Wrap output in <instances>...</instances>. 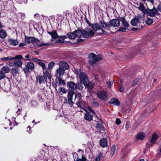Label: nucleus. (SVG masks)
Instances as JSON below:
<instances>
[{"label":"nucleus","instance_id":"f257e3e1","mask_svg":"<svg viewBox=\"0 0 161 161\" xmlns=\"http://www.w3.org/2000/svg\"><path fill=\"white\" fill-rule=\"evenodd\" d=\"M93 29L98 34L107 35L110 34L111 31L109 29L110 27L109 23L102 21L99 24L95 23L92 25Z\"/></svg>","mask_w":161,"mask_h":161},{"label":"nucleus","instance_id":"f03ea898","mask_svg":"<svg viewBox=\"0 0 161 161\" xmlns=\"http://www.w3.org/2000/svg\"><path fill=\"white\" fill-rule=\"evenodd\" d=\"M75 71L76 77L81 80V82L83 83L85 87L89 89H92L94 85V83L88 81V79L86 75L82 72L80 69H75Z\"/></svg>","mask_w":161,"mask_h":161},{"label":"nucleus","instance_id":"7ed1b4c3","mask_svg":"<svg viewBox=\"0 0 161 161\" xmlns=\"http://www.w3.org/2000/svg\"><path fill=\"white\" fill-rule=\"evenodd\" d=\"M51 76L50 74L46 72L44 74V76H40L36 77V80L37 82L40 83H44L45 80L46 82H51Z\"/></svg>","mask_w":161,"mask_h":161},{"label":"nucleus","instance_id":"20e7f679","mask_svg":"<svg viewBox=\"0 0 161 161\" xmlns=\"http://www.w3.org/2000/svg\"><path fill=\"white\" fill-rule=\"evenodd\" d=\"M89 63L90 64H95L98 61L102 59L101 56L100 55H96L93 53H91L89 56Z\"/></svg>","mask_w":161,"mask_h":161},{"label":"nucleus","instance_id":"39448f33","mask_svg":"<svg viewBox=\"0 0 161 161\" xmlns=\"http://www.w3.org/2000/svg\"><path fill=\"white\" fill-rule=\"evenodd\" d=\"M94 35L93 31L89 28H86L83 31L82 36L85 38H88Z\"/></svg>","mask_w":161,"mask_h":161},{"label":"nucleus","instance_id":"423d86ee","mask_svg":"<svg viewBox=\"0 0 161 161\" xmlns=\"http://www.w3.org/2000/svg\"><path fill=\"white\" fill-rule=\"evenodd\" d=\"M83 109L86 111V113L85 114V119L86 120L91 121L92 119V115L89 112H91L93 114H95L94 111L91 108H89L87 110L83 108Z\"/></svg>","mask_w":161,"mask_h":161},{"label":"nucleus","instance_id":"0eeeda50","mask_svg":"<svg viewBox=\"0 0 161 161\" xmlns=\"http://www.w3.org/2000/svg\"><path fill=\"white\" fill-rule=\"evenodd\" d=\"M97 95L98 97L102 100L106 101L108 100V94L104 91L98 92L97 93Z\"/></svg>","mask_w":161,"mask_h":161},{"label":"nucleus","instance_id":"6e6552de","mask_svg":"<svg viewBox=\"0 0 161 161\" xmlns=\"http://www.w3.org/2000/svg\"><path fill=\"white\" fill-rule=\"evenodd\" d=\"M158 137V135L155 133H153L152 136L150 140V143L147 145L148 147H150L153 146L155 143Z\"/></svg>","mask_w":161,"mask_h":161},{"label":"nucleus","instance_id":"1a4fd4ad","mask_svg":"<svg viewBox=\"0 0 161 161\" xmlns=\"http://www.w3.org/2000/svg\"><path fill=\"white\" fill-rule=\"evenodd\" d=\"M34 68L35 66L34 64L32 62H30L27 63L25 67L22 68V69L25 72L29 70L32 71L34 69Z\"/></svg>","mask_w":161,"mask_h":161},{"label":"nucleus","instance_id":"9d476101","mask_svg":"<svg viewBox=\"0 0 161 161\" xmlns=\"http://www.w3.org/2000/svg\"><path fill=\"white\" fill-rule=\"evenodd\" d=\"M147 14L149 16H153L155 15H158V13L157 9L154 7L151 9H150L147 8Z\"/></svg>","mask_w":161,"mask_h":161},{"label":"nucleus","instance_id":"9b49d317","mask_svg":"<svg viewBox=\"0 0 161 161\" xmlns=\"http://www.w3.org/2000/svg\"><path fill=\"white\" fill-rule=\"evenodd\" d=\"M59 67L63 69L64 70L69 68V65L67 63L64 61H61L59 63Z\"/></svg>","mask_w":161,"mask_h":161},{"label":"nucleus","instance_id":"f8f14e48","mask_svg":"<svg viewBox=\"0 0 161 161\" xmlns=\"http://www.w3.org/2000/svg\"><path fill=\"white\" fill-rule=\"evenodd\" d=\"M109 24L110 25V26H112L113 27H118L119 26L120 23L118 19H114L110 21Z\"/></svg>","mask_w":161,"mask_h":161},{"label":"nucleus","instance_id":"ddd939ff","mask_svg":"<svg viewBox=\"0 0 161 161\" xmlns=\"http://www.w3.org/2000/svg\"><path fill=\"white\" fill-rule=\"evenodd\" d=\"M64 73V70L59 67L56 70L55 75L57 77H60L63 76Z\"/></svg>","mask_w":161,"mask_h":161},{"label":"nucleus","instance_id":"4468645a","mask_svg":"<svg viewBox=\"0 0 161 161\" xmlns=\"http://www.w3.org/2000/svg\"><path fill=\"white\" fill-rule=\"evenodd\" d=\"M69 88L72 91L75 90L77 88V86L73 82L70 81L67 83Z\"/></svg>","mask_w":161,"mask_h":161},{"label":"nucleus","instance_id":"2eb2a0df","mask_svg":"<svg viewBox=\"0 0 161 161\" xmlns=\"http://www.w3.org/2000/svg\"><path fill=\"white\" fill-rule=\"evenodd\" d=\"M33 44L35 46H38L39 47H41L43 46H47L49 45L48 43H43L42 42L41 43L40 41L35 39L33 43Z\"/></svg>","mask_w":161,"mask_h":161},{"label":"nucleus","instance_id":"dca6fc26","mask_svg":"<svg viewBox=\"0 0 161 161\" xmlns=\"http://www.w3.org/2000/svg\"><path fill=\"white\" fill-rule=\"evenodd\" d=\"M33 61L37 63L39 65L41 66L43 69L45 68L46 66L45 64L43 62V61L42 60H41L39 59L36 58H34L32 59Z\"/></svg>","mask_w":161,"mask_h":161},{"label":"nucleus","instance_id":"f3484780","mask_svg":"<svg viewBox=\"0 0 161 161\" xmlns=\"http://www.w3.org/2000/svg\"><path fill=\"white\" fill-rule=\"evenodd\" d=\"M138 8L144 14H146L147 12V9H146L144 6V4L140 2L139 3V5Z\"/></svg>","mask_w":161,"mask_h":161},{"label":"nucleus","instance_id":"a211bd4d","mask_svg":"<svg viewBox=\"0 0 161 161\" xmlns=\"http://www.w3.org/2000/svg\"><path fill=\"white\" fill-rule=\"evenodd\" d=\"M100 145L103 148L108 146V142L106 139L103 138L100 141Z\"/></svg>","mask_w":161,"mask_h":161},{"label":"nucleus","instance_id":"6ab92c4d","mask_svg":"<svg viewBox=\"0 0 161 161\" xmlns=\"http://www.w3.org/2000/svg\"><path fill=\"white\" fill-rule=\"evenodd\" d=\"M67 38V36H59L58 38L59 39H57L56 40V42L58 43H64V40Z\"/></svg>","mask_w":161,"mask_h":161},{"label":"nucleus","instance_id":"aec40b11","mask_svg":"<svg viewBox=\"0 0 161 161\" xmlns=\"http://www.w3.org/2000/svg\"><path fill=\"white\" fill-rule=\"evenodd\" d=\"M8 42L10 45L13 46H16L19 43V42L17 40L13 39H9Z\"/></svg>","mask_w":161,"mask_h":161},{"label":"nucleus","instance_id":"412c9836","mask_svg":"<svg viewBox=\"0 0 161 161\" xmlns=\"http://www.w3.org/2000/svg\"><path fill=\"white\" fill-rule=\"evenodd\" d=\"M48 33L51 35L52 38L54 39L58 37L59 36L57 35V32L55 31H54L52 32H49Z\"/></svg>","mask_w":161,"mask_h":161},{"label":"nucleus","instance_id":"4be33fe9","mask_svg":"<svg viewBox=\"0 0 161 161\" xmlns=\"http://www.w3.org/2000/svg\"><path fill=\"white\" fill-rule=\"evenodd\" d=\"M35 38L32 37H26L25 36V42L29 43H32L33 44Z\"/></svg>","mask_w":161,"mask_h":161},{"label":"nucleus","instance_id":"5701e85b","mask_svg":"<svg viewBox=\"0 0 161 161\" xmlns=\"http://www.w3.org/2000/svg\"><path fill=\"white\" fill-rule=\"evenodd\" d=\"M145 134L143 132H140L138 133L136 136V139L137 140H142L145 137Z\"/></svg>","mask_w":161,"mask_h":161},{"label":"nucleus","instance_id":"b1692460","mask_svg":"<svg viewBox=\"0 0 161 161\" xmlns=\"http://www.w3.org/2000/svg\"><path fill=\"white\" fill-rule=\"evenodd\" d=\"M1 71H2L4 74H7L10 71V68L7 66H4L1 69Z\"/></svg>","mask_w":161,"mask_h":161},{"label":"nucleus","instance_id":"393cba45","mask_svg":"<svg viewBox=\"0 0 161 161\" xmlns=\"http://www.w3.org/2000/svg\"><path fill=\"white\" fill-rule=\"evenodd\" d=\"M110 103L116 106H118L120 104L119 100L116 98H112L111 100Z\"/></svg>","mask_w":161,"mask_h":161},{"label":"nucleus","instance_id":"a878e982","mask_svg":"<svg viewBox=\"0 0 161 161\" xmlns=\"http://www.w3.org/2000/svg\"><path fill=\"white\" fill-rule=\"evenodd\" d=\"M19 68L18 67L13 68L11 69V73L14 75L19 74Z\"/></svg>","mask_w":161,"mask_h":161},{"label":"nucleus","instance_id":"bb28decb","mask_svg":"<svg viewBox=\"0 0 161 161\" xmlns=\"http://www.w3.org/2000/svg\"><path fill=\"white\" fill-rule=\"evenodd\" d=\"M67 36L70 39H74L76 38L75 31L72 32H69L67 34Z\"/></svg>","mask_w":161,"mask_h":161},{"label":"nucleus","instance_id":"cd10ccee","mask_svg":"<svg viewBox=\"0 0 161 161\" xmlns=\"http://www.w3.org/2000/svg\"><path fill=\"white\" fill-rule=\"evenodd\" d=\"M75 35L76 36V37H80L82 36L83 31H81L79 30H76L75 31Z\"/></svg>","mask_w":161,"mask_h":161},{"label":"nucleus","instance_id":"c85d7f7f","mask_svg":"<svg viewBox=\"0 0 161 161\" xmlns=\"http://www.w3.org/2000/svg\"><path fill=\"white\" fill-rule=\"evenodd\" d=\"M7 35V33L5 31L2 29L0 31V38H4Z\"/></svg>","mask_w":161,"mask_h":161},{"label":"nucleus","instance_id":"c756f323","mask_svg":"<svg viewBox=\"0 0 161 161\" xmlns=\"http://www.w3.org/2000/svg\"><path fill=\"white\" fill-rule=\"evenodd\" d=\"M139 21L138 19L136 18H134L131 21V24L133 26H136L138 23Z\"/></svg>","mask_w":161,"mask_h":161},{"label":"nucleus","instance_id":"7c9ffc66","mask_svg":"<svg viewBox=\"0 0 161 161\" xmlns=\"http://www.w3.org/2000/svg\"><path fill=\"white\" fill-rule=\"evenodd\" d=\"M123 26L126 27H128L129 26V24L128 22L126 21L124 18L122 17L121 20Z\"/></svg>","mask_w":161,"mask_h":161},{"label":"nucleus","instance_id":"2f4dec72","mask_svg":"<svg viewBox=\"0 0 161 161\" xmlns=\"http://www.w3.org/2000/svg\"><path fill=\"white\" fill-rule=\"evenodd\" d=\"M14 65L22 68L21 66L22 62L20 60H15L14 61Z\"/></svg>","mask_w":161,"mask_h":161},{"label":"nucleus","instance_id":"473e14b6","mask_svg":"<svg viewBox=\"0 0 161 161\" xmlns=\"http://www.w3.org/2000/svg\"><path fill=\"white\" fill-rule=\"evenodd\" d=\"M14 59V57L11 56H8L6 57L2 58L1 59L2 61H9Z\"/></svg>","mask_w":161,"mask_h":161},{"label":"nucleus","instance_id":"72a5a7b5","mask_svg":"<svg viewBox=\"0 0 161 161\" xmlns=\"http://www.w3.org/2000/svg\"><path fill=\"white\" fill-rule=\"evenodd\" d=\"M55 62L53 61L50 62L48 64V69L49 70H51L55 65Z\"/></svg>","mask_w":161,"mask_h":161},{"label":"nucleus","instance_id":"f704fd0d","mask_svg":"<svg viewBox=\"0 0 161 161\" xmlns=\"http://www.w3.org/2000/svg\"><path fill=\"white\" fill-rule=\"evenodd\" d=\"M116 150V147L114 145L112 146L111 148L110 154L112 156H113L114 153Z\"/></svg>","mask_w":161,"mask_h":161},{"label":"nucleus","instance_id":"c9c22d12","mask_svg":"<svg viewBox=\"0 0 161 161\" xmlns=\"http://www.w3.org/2000/svg\"><path fill=\"white\" fill-rule=\"evenodd\" d=\"M74 93L72 91H69L68 93V98L69 100H72V97Z\"/></svg>","mask_w":161,"mask_h":161},{"label":"nucleus","instance_id":"e433bc0d","mask_svg":"<svg viewBox=\"0 0 161 161\" xmlns=\"http://www.w3.org/2000/svg\"><path fill=\"white\" fill-rule=\"evenodd\" d=\"M87 145L88 148L91 150L93 147L94 143L92 142H89L88 143Z\"/></svg>","mask_w":161,"mask_h":161},{"label":"nucleus","instance_id":"4c0bfd02","mask_svg":"<svg viewBox=\"0 0 161 161\" xmlns=\"http://www.w3.org/2000/svg\"><path fill=\"white\" fill-rule=\"evenodd\" d=\"M146 23L147 25H151L153 22V19L150 18H148L146 21Z\"/></svg>","mask_w":161,"mask_h":161},{"label":"nucleus","instance_id":"58836bf2","mask_svg":"<svg viewBox=\"0 0 161 161\" xmlns=\"http://www.w3.org/2000/svg\"><path fill=\"white\" fill-rule=\"evenodd\" d=\"M87 160L86 159L84 156H82L81 159L79 158L78 157L77 158L74 159V161H86Z\"/></svg>","mask_w":161,"mask_h":161},{"label":"nucleus","instance_id":"ea45409f","mask_svg":"<svg viewBox=\"0 0 161 161\" xmlns=\"http://www.w3.org/2000/svg\"><path fill=\"white\" fill-rule=\"evenodd\" d=\"M103 155L101 154H99L98 156H97L95 158L96 161H100V159L102 158Z\"/></svg>","mask_w":161,"mask_h":161},{"label":"nucleus","instance_id":"a19ab883","mask_svg":"<svg viewBox=\"0 0 161 161\" xmlns=\"http://www.w3.org/2000/svg\"><path fill=\"white\" fill-rule=\"evenodd\" d=\"M60 92H62V93H61V94H63V93H65L67 92V90L64 87H61L59 89Z\"/></svg>","mask_w":161,"mask_h":161},{"label":"nucleus","instance_id":"79ce46f5","mask_svg":"<svg viewBox=\"0 0 161 161\" xmlns=\"http://www.w3.org/2000/svg\"><path fill=\"white\" fill-rule=\"evenodd\" d=\"M84 102L83 101H80L77 103L78 106L80 108H83Z\"/></svg>","mask_w":161,"mask_h":161},{"label":"nucleus","instance_id":"37998d69","mask_svg":"<svg viewBox=\"0 0 161 161\" xmlns=\"http://www.w3.org/2000/svg\"><path fill=\"white\" fill-rule=\"evenodd\" d=\"M96 128L99 130H102L103 129V127L102 124L101 123H97V125L96 126Z\"/></svg>","mask_w":161,"mask_h":161},{"label":"nucleus","instance_id":"c03bdc74","mask_svg":"<svg viewBox=\"0 0 161 161\" xmlns=\"http://www.w3.org/2000/svg\"><path fill=\"white\" fill-rule=\"evenodd\" d=\"M58 80L59 81V83L61 85H64L65 84V82L64 80H62L61 78H58Z\"/></svg>","mask_w":161,"mask_h":161},{"label":"nucleus","instance_id":"a18cd8bd","mask_svg":"<svg viewBox=\"0 0 161 161\" xmlns=\"http://www.w3.org/2000/svg\"><path fill=\"white\" fill-rule=\"evenodd\" d=\"M82 83L81 82L80 80V83L78 84V86H77V88L80 90H82L83 88V86L82 85Z\"/></svg>","mask_w":161,"mask_h":161},{"label":"nucleus","instance_id":"49530a36","mask_svg":"<svg viewBox=\"0 0 161 161\" xmlns=\"http://www.w3.org/2000/svg\"><path fill=\"white\" fill-rule=\"evenodd\" d=\"M6 77L4 74L2 72V71H0V80L3 79Z\"/></svg>","mask_w":161,"mask_h":161},{"label":"nucleus","instance_id":"de8ad7c7","mask_svg":"<svg viewBox=\"0 0 161 161\" xmlns=\"http://www.w3.org/2000/svg\"><path fill=\"white\" fill-rule=\"evenodd\" d=\"M65 103L70 105H72L73 103V102L72 101V100H69V99H68V100L66 99Z\"/></svg>","mask_w":161,"mask_h":161},{"label":"nucleus","instance_id":"09e8293b","mask_svg":"<svg viewBox=\"0 0 161 161\" xmlns=\"http://www.w3.org/2000/svg\"><path fill=\"white\" fill-rule=\"evenodd\" d=\"M119 91L121 92H124V89L123 87V86L121 84L119 87Z\"/></svg>","mask_w":161,"mask_h":161},{"label":"nucleus","instance_id":"8fccbe9b","mask_svg":"<svg viewBox=\"0 0 161 161\" xmlns=\"http://www.w3.org/2000/svg\"><path fill=\"white\" fill-rule=\"evenodd\" d=\"M130 126V122L129 121H127L126 122L125 125V128L127 129Z\"/></svg>","mask_w":161,"mask_h":161},{"label":"nucleus","instance_id":"3c124183","mask_svg":"<svg viewBox=\"0 0 161 161\" xmlns=\"http://www.w3.org/2000/svg\"><path fill=\"white\" fill-rule=\"evenodd\" d=\"M126 31V29L124 27H120L118 30L119 31L125 32Z\"/></svg>","mask_w":161,"mask_h":161},{"label":"nucleus","instance_id":"603ef678","mask_svg":"<svg viewBox=\"0 0 161 161\" xmlns=\"http://www.w3.org/2000/svg\"><path fill=\"white\" fill-rule=\"evenodd\" d=\"M115 122L116 124L117 125H119L121 123V121L120 119L118 118H117L116 119Z\"/></svg>","mask_w":161,"mask_h":161},{"label":"nucleus","instance_id":"864d4df0","mask_svg":"<svg viewBox=\"0 0 161 161\" xmlns=\"http://www.w3.org/2000/svg\"><path fill=\"white\" fill-rule=\"evenodd\" d=\"M14 59H18V58L21 59L23 58L22 56L21 55H18L16 56L15 57H14Z\"/></svg>","mask_w":161,"mask_h":161},{"label":"nucleus","instance_id":"5fc2aeb1","mask_svg":"<svg viewBox=\"0 0 161 161\" xmlns=\"http://www.w3.org/2000/svg\"><path fill=\"white\" fill-rule=\"evenodd\" d=\"M8 65L10 67H13L14 65V62L13 63L12 62H9L8 64Z\"/></svg>","mask_w":161,"mask_h":161},{"label":"nucleus","instance_id":"6e6d98bb","mask_svg":"<svg viewBox=\"0 0 161 161\" xmlns=\"http://www.w3.org/2000/svg\"><path fill=\"white\" fill-rule=\"evenodd\" d=\"M108 87L110 88L111 87L112 83L110 81H108L107 82Z\"/></svg>","mask_w":161,"mask_h":161},{"label":"nucleus","instance_id":"4d7b16f0","mask_svg":"<svg viewBox=\"0 0 161 161\" xmlns=\"http://www.w3.org/2000/svg\"><path fill=\"white\" fill-rule=\"evenodd\" d=\"M158 11L161 12V3L158 6Z\"/></svg>","mask_w":161,"mask_h":161},{"label":"nucleus","instance_id":"13d9d810","mask_svg":"<svg viewBox=\"0 0 161 161\" xmlns=\"http://www.w3.org/2000/svg\"><path fill=\"white\" fill-rule=\"evenodd\" d=\"M98 105V103L97 102H94L93 103V106H97Z\"/></svg>","mask_w":161,"mask_h":161},{"label":"nucleus","instance_id":"bf43d9fd","mask_svg":"<svg viewBox=\"0 0 161 161\" xmlns=\"http://www.w3.org/2000/svg\"><path fill=\"white\" fill-rule=\"evenodd\" d=\"M29 57H30V56L29 55V54H28V55H26L25 56V58H26L28 59V60H31V58H29Z\"/></svg>","mask_w":161,"mask_h":161},{"label":"nucleus","instance_id":"052dcab7","mask_svg":"<svg viewBox=\"0 0 161 161\" xmlns=\"http://www.w3.org/2000/svg\"><path fill=\"white\" fill-rule=\"evenodd\" d=\"M138 81V80H136L134 82V85H135L137 84Z\"/></svg>","mask_w":161,"mask_h":161},{"label":"nucleus","instance_id":"680f3d73","mask_svg":"<svg viewBox=\"0 0 161 161\" xmlns=\"http://www.w3.org/2000/svg\"><path fill=\"white\" fill-rule=\"evenodd\" d=\"M25 44L24 43H21L19 44V47H23L25 46Z\"/></svg>","mask_w":161,"mask_h":161},{"label":"nucleus","instance_id":"e2e57ef3","mask_svg":"<svg viewBox=\"0 0 161 161\" xmlns=\"http://www.w3.org/2000/svg\"><path fill=\"white\" fill-rule=\"evenodd\" d=\"M27 131H28V129H29V130H30V126H28L27 127Z\"/></svg>","mask_w":161,"mask_h":161},{"label":"nucleus","instance_id":"0e129e2a","mask_svg":"<svg viewBox=\"0 0 161 161\" xmlns=\"http://www.w3.org/2000/svg\"><path fill=\"white\" fill-rule=\"evenodd\" d=\"M139 161H144V160L143 159H140Z\"/></svg>","mask_w":161,"mask_h":161},{"label":"nucleus","instance_id":"69168bd1","mask_svg":"<svg viewBox=\"0 0 161 161\" xmlns=\"http://www.w3.org/2000/svg\"><path fill=\"white\" fill-rule=\"evenodd\" d=\"M2 51V49L1 48H0V52H1Z\"/></svg>","mask_w":161,"mask_h":161},{"label":"nucleus","instance_id":"338daca9","mask_svg":"<svg viewBox=\"0 0 161 161\" xmlns=\"http://www.w3.org/2000/svg\"><path fill=\"white\" fill-rule=\"evenodd\" d=\"M34 122H35V120H33V121H32V123H34Z\"/></svg>","mask_w":161,"mask_h":161},{"label":"nucleus","instance_id":"774afa93","mask_svg":"<svg viewBox=\"0 0 161 161\" xmlns=\"http://www.w3.org/2000/svg\"><path fill=\"white\" fill-rule=\"evenodd\" d=\"M160 152H161V148L160 149Z\"/></svg>","mask_w":161,"mask_h":161}]
</instances>
